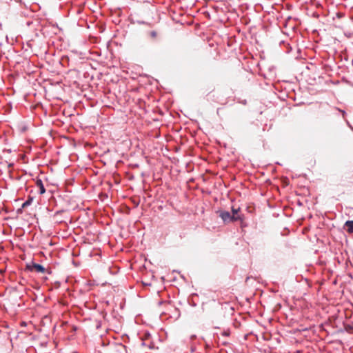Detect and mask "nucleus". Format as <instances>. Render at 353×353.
Here are the masks:
<instances>
[{
	"label": "nucleus",
	"instance_id": "obj_1",
	"mask_svg": "<svg viewBox=\"0 0 353 353\" xmlns=\"http://www.w3.org/2000/svg\"><path fill=\"white\" fill-rule=\"evenodd\" d=\"M219 216L221 218L223 221L225 223L234 222L239 220L243 219V216L241 215H232L228 211H220L219 212Z\"/></svg>",
	"mask_w": 353,
	"mask_h": 353
},
{
	"label": "nucleus",
	"instance_id": "obj_2",
	"mask_svg": "<svg viewBox=\"0 0 353 353\" xmlns=\"http://www.w3.org/2000/svg\"><path fill=\"white\" fill-rule=\"evenodd\" d=\"M26 269L30 272L34 271L41 273H46V268L43 265L34 263H32L31 264H27Z\"/></svg>",
	"mask_w": 353,
	"mask_h": 353
},
{
	"label": "nucleus",
	"instance_id": "obj_3",
	"mask_svg": "<svg viewBox=\"0 0 353 353\" xmlns=\"http://www.w3.org/2000/svg\"><path fill=\"white\" fill-rule=\"evenodd\" d=\"M36 185L39 188V192L40 194H43L46 192V189L43 185V181L40 179H37L36 181Z\"/></svg>",
	"mask_w": 353,
	"mask_h": 353
},
{
	"label": "nucleus",
	"instance_id": "obj_4",
	"mask_svg": "<svg viewBox=\"0 0 353 353\" xmlns=\"http://www.w3.org/2000/svg\"><path fill=\"white\" fill-rule=\"evenodd\" d=\"M33 197L29 196L28 199L22 204V208H26L28 206L30 205L33 201Z\"/></svg>",
	"mask_w": 353,
	"mask_h": 353
},
{
	"label": "nucleus",
	"instance_id": "obj_5",
	"mask_svg": "<svg viewBox=\"0 0 353 353\" xmlns=\"http://www.w3.org/2000/svg\"><path fill=\"white\" fill-rule=\"evenodd\" d=\"M345 225L347 228V231L349 232H353V221H347L345 223Z\"/></svg>",
	"mask_w": 353,
	"mask_h": 353
},
{
	"label": "nucleus",
	"instance_id": "obj_6",
	"mask_svg": "<svg viewBox=\"0 0 353 353\" xmlns=\"http://www.w3.org/2000/svg\"><path fill=\"white\" fill-rule=\"evenodd\" d=\"M149 35L152 39H156L158 35V33L155 30H152L149 32Z\"/></svg>",
	"mask_w": 353,
	"mask_h": 353
},
{
	"label": "nucleus",
	"instance_id": "obj_7",
	"mask_svg": "<svg viewBox=\"0 0 353 353\" xmlns=\"http://www.w3.org/2000/svg\"><path fill=\"white\" fill-rule=\"evenodd\" d=\"M239 211H240V208H234V207H232V215H235V216L239 215L238 213H239Z\"/></svg>",
	"mask_w": 353,
	"mask_h": 353
},
{
	"label": "nucleus",
	"instance_id": "obj_8",
	"mask_svg": "<svg viewBox=\"0 0 353 353\" xmlns=\"http://www.w3.org/2000/svg\"><path fill=\"white\" fill-rule=\"evenodd\" d=\"M229 334H230V332H228V331H225L222 333V335L225 336H229Z\"/></svg>",
	"mask_w": 353,
	"mask_h": 353
},
{
	"label": "nucleus",
	"instance_id": "obj_9",
	"mask_svg": "<svg viewBox=\"0 0 353 353\" xmlns=\"http://www.w3.org/2000/svg\"><path fill=\"white\" fill-rule=\"evenodd\" d=\"M61 212L60 211H57L56 213H55V215L59 214Z\"/></svg>",
	"mask_w": 353,
	"mask_h": 353
}]
</instances>
